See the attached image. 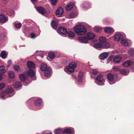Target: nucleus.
Listing matches in <instances>:
<instances>
[{
	"label": "nucleus",
	"instance_id": "a19ab883",
	"mask_svg": "<svg viewBox=\"0 0 134 134\" xmlns=\"http://www.w3.org/2000/svg\"><path fill=\"white\" fill-rule=\"evenodd\" d=\"M99 41L101 42V43H103L105 42H107V39L104 37H101L99 38Z\"/></svg>",
	"mask_w": 134,
	"mask_h": 134
},
{
	"label": "nucleus",
	"instance_id": "7c9ffc66",
	"mask_svg": "<svg viewBox=\"0 0 134 134\" xmlns=\"http://www.w3.org/2000/svg\"><path fill=\"white\" fill-rule=\"evenodd\" d=\"M7 53L5 51H3L1 52V56L3 59H5L7 55Z\"/></svg>",
	"mask_w": 134,
	"mask_h": 134
},
{
	"label": "nucleus",
	"instance_id": "0eeeda50",
	"mask_svg": "<svg viewBox=\"0 0 134 134\" xmlns=\"http://www.w3.org/2000/svg\"><path fill=\"white\" fill-rule=\"evenodd\" d=\"M58 32L60 35L63 36L67 34V31L65 28L60 26L58 28Z\"/></svg>",
	"mask_w": 134,
	"mask_h": 134
},
{
	"label": "nucleus",
	"instance_id": "412c9836",
	"mask_svg": "<svg viewBox=\"0 0 134 134\" xmlns=\"http://www.w3.org/2000/svg\"><path fill=\"white\" fill-rule=\"evenodd\" d=\"M37 9L41 14H44L46 12V10L44 8L41 7H38L37 8Z\"/></svg>",
	"mask_w": 134,
	"mask_h": 134
},
{
	"label": "nucleus",
	"instance_id": "5701e85b",
	"mask_svg": "<svg viewBox=\"0 0 134 134\" xmlns=\"http://www.w3.org/2000/svg\"><path fill=\"white\" fill-rule=\"evenodd\" d=\"M67 34L68 37L70 38H74L75 36V34L73 32L71 31H69Z\"/></svg>",
	"mask_w": 134,
	"mask_h": 134
},
{
	"label": "nucleus",
	"instance_id": "ea45409f",
	"mask_svg": "<svg viewBox=\"0 0 134 134\" xmlns=\"http://www.w3.org/2000/svg\"><path fill=\"white\" fill-rule=\"evenodd\" d=\"M6 34L5 32L4 33L2 34L1 35V40H5L6 39Z\"/></svg>",
	"mask_w": 134,
	"mask_h": 134
},
{
	"label": "nucleus",
	"instance_id": "5fc2aeb1",
	"mask_svg": "<svg viewBox=\"0 0 134 134\" xmlns=\"http://www.w3.org/2000/svg\"><path fill=\"white\" fill-rule=\"evenodd\" d=\"M24 84L25 85H27V84L26 83V82H24Z\"/></svg>",
	"mask_w": 134,
	"mask_h": 134
},
{
	"label": "nucleus",
	"instance_id": "4d7b16f0",
	"mask_svg": "<svg viewBox=\"0 0 134 134\" xmlns=\"http://www.w3.org/2000/svg\"><path fill=\"white\" fill-rule=\"evenodd\" d=\"M133 71H134V68L133 69Z\"/></svg>",
	"mask_w": 134,
	"mask_h": 134
},
{
	"label": "nucleus",
	"instance_id": "3c124183",
	"mask_svg": "<svg viewBox=\"0 0 134 134\" xmlns=\"http://www.w3.org/2000/svg\"><path fill=\"white\" fill-rule=\"evenodd\" d=\"M12 63V62L11 60H9L8 62V66H9L10 65H11Z\"/></svg>",
	"mask_w": 134,
	"mask_h": 134
},
{
	"label": "nucleus",
	"instance_id": "c03bdc74",
	"mask_svg": "<svg viewBox=\"0 0 134 134\" xmlns=\"http://www.w3.org/2000/svg\"><path fill=\"white\" fill-rule=\"evenodd\" d=\"M120 73L122 74L126 75L127 74V72L125 70L122 69L120 71Z\"/></svg>",
	"mask_w": 134,
	"mask_h": 134
},
{
	"label": "nucleus",
	"instance_id": "72a5a7b5",
	"mask_svg": "<svg viewBox=\"0 0 134 134\" xmlns=\"http://www.w3.org/2000/svg\"><path fill=\"white\" fill-rule=\"evenodd\" d=\"M39 35V34H36L34 33H31L30 35V37L31 38H34L38 36Z\"/></svg>",
	"mask_w": 134,
	"mask_h": 134
},
{
	"label": "nucleus",
	"instance_id": "603ef678",
	"mask_svg": "<svg viewBox=\"0 0 134 134\" xmlns=\"http://www.w3.org/2000/svg\"><path fill=\"white\" fill-rule=\"evenodd\" d=\"M76 76L74 75H72V77L73 78H76Z\"/></svg>",
	"mask_w": 134,
	"mask_h": 134
},
{
	"label": "nucleus",
	"instance_id": "37998d69",
	"mask_svg": "<svg viewBox=\"0 0 134 134\" xmlns=\"http://www.w3.org/2000/svg\"><path fill=\"white\" fill-rule=\"evenodd\" d=\"M21 26V23L18 24H15V26L16 28H19Z\"/></svg>",
	"mask_w": 134,
	"mask_h": 134
},
{
	"label": "nucleus",
	"instance_id": "cd10ccee",
	"mask_svg": "<svg viewBox=\"0 0 134 134\" xmlns=\"http://www.w3.org/2000/svg\"><path fill=\"white\" fill-rule=\"evenodd\" d=\"M94 30L95 32H99L102 30V28L98 26H95L94 28Z\"/></svg>",
	"mask_w": 134,
	"mask_h": 134
},
{
	"label": "nucleus",
	"instance_id": "58836bf2",
	"mask_svg": "<svg viewBox=\"0 0 134 134\" xmlns=\"http://www.w3.org/2000/svg\"><path fill=\"white\" fill-rule=\"evenodd\" d=\"M1 75L4 74L5 72V69L4 67L3 66H1ZM2 78L1 76V80Z\"/></svg>",
	"mask_w": 134,
	"mask_h": 134
},
{
	"label": "nucleus",
	"instance_id": "aec40b11",
	"mask_svg": "<svg viewBox=\"0 0 134 134\" xmlns=\"http://www.w3.org/2000/svg\"><path fill=\"white\" fill-rule=\"evenodd\" d=\"M123 38L122 35L120 34H116L115 35L114 38V40L116 41H118Z\"/></svg>",
	"mask_w": 134,
	"mask_h": 134
},
{
	"label": "nucleus",
	"instance_id": "473e14b6",
	"mask_svg": "<svg viewBox=\"0 0 134 134\" xmlns=\"http://www.w3.org/2000/svg\"><path fill=\"white\" fill-rule=\"evenodd\" d=\"M48 56L49 58L51 59H53L55 56L54 53L53 52H49Z\"/></svg>",
	"mask_w": 134,
	"mask_h": 134
},
{
	"label": "nucleus",
	"instance_id": "6e6552de",
	"mask_svg": "<svg viewBox=\"0 0 134 134\" xmlns=\"http://www.w3.org/2000/svg\"><path fill=\"white\" fill-rule=\"evenodd\" d=\"M107 77L109 83L110 84H113L115 83V81L114 80V77L112 74L111 73L108 74L107 75Z\"/></svg>",
	"mask_w": 134,
	"mask_h": 134
},
{
	"label": "nucleus",
	"instance_id": "a18cd8bd",
	"mask_svg": "<svg viewBox=\"0 0 134 134\" xmlns=\"http://www.w3.org/2000/svg\"><path fill=\"white\" fill-rule=\"evenodd\" d=\"M57 1V0H51L52 4L55 5L56 4Z\"/></svg>",
	"mask_w": 134,
	"mask_h": 134
},
{
	"label": "nucleus",
	"instance_id": "4468645a",
	"mask_svg": "<svg viewBox=\"0 0 134 134\" xmlns=\"http://www.w3.org/2000/svg\"><path fill=\"white\" fill-rule=\"evenodd\" d=\"M122 57L119 55H116L113 58V61L115 63H118L122 60Z\"/></svg>",
	"mask_w": 134,
	"mask_h": 134
},
{
	"label": "nucleus",
	"instance_id": "9b49d317",
	"mask_svg": "<svg viewBox=\"0 0 134 134\" xmlns=\"http://www.w3.org/2000/svg\"><path fill=\"white\" fill-rule=\"evenodd\" d=\"M42 101L41 99L40 98H37V99L36 100L35 102V104L37 106H40V108H38V109L41 108L42 107V106L41 105V103Z\"/></svg>",
	"mask_w": 134,
	"mask_h": 134
},
{
	"label": "nucleus",
	"instance_id": "49530a36",
	"mask_svg": "<svg viewBox=\"0 0 134 134\" xmlns=\"http://www.w3.org/2000/svg\"><path fill=\"white\" fill-rule=\"evenodd\" d=\"M92 72L93 74L95 75L98 73V71L97 69H92Z\"/></svg>",
	"mask_w": 134,
	"mask_h": 134
},
{
	"label": "nucleus",
	"instance_id": "9d476101",
	"mask_svg": "<svg viewBox=\"0 0 134 134\" xmlns=\"http://www.w3.org/2000/svg\"><path fill=\"white\" fill-rule=\"evenodd\" d=\"M74 5V3L73 2H69L68 4L65 7V9L66 11H70L73 8Z\"/></svg>",
	"mask_w": 134,
	"mask_h": 134
},
{
	"label": "nucleus",
	"instance_id": "c756f323",
	"mask_svg": "<svg viewBox=\"0 0 134 134\" xmlns=\"http://www.w3.org/2000/svg\"><path fill=\"white\" fill-rule=\"evenodd\" d=\"M102 47L105 48H108L110 46V44L106 42H105L103 43H102Z\"/></svg>",
	"mask_w": 134,
	"mask_h": 134
},
{
	"label": "nucleus",
	"instance_id": "b1692460",
	"mask_svg": "<svg viewBox=\"0 0 134 134\" xmlns=\"http://www.w3.org/2000/svg\"><path fill=\"white\" fill-rule=\"evenodd\" d=\"M26 76V74H25V73L24 74H20L19 75V78L20 80L22 81H24Z\"/></svg>",
	"mask_w": 134,
	"mask_h": 134
},
{
	"label": "nucleus",
	"instance_id": "09e8293b",
	"mask_svg": "<svg viewBox=\"0 0 134 134\" xmlns=\"http://www.w3.org/2000/svg\"><path fill=\"white\" fill-rule=\"evenodd\" d=\"M24 21L27 24L30 25L31 26H32V24L31 23V22H29L26 20H24Z\"/></svg>",
	"mask_w": 134,
	"mask_h": 134
},
{
	"label": "nucleus",
	"instance_id": "4be33fe9",
	"mask_svg": "<svg viewBox=\"0 0 134 134\" xmlns=\"http://www.w3.org/2000/svg\"><path fill=\"white\" fill-rule=\"evenodd\" d=\"M78 14L77 12H72L69 15V16L70 18H73L76 16Z\"/></svg>",
	"mask_w": 134,
	"mask_h": 134
},
{
	"label": "nucleus",
	"instance_id": "ddd939ff",
	"mask_svg": "<svg viewBox=\"0 0 134 134\" xmlns=\"http://www.w3.org/2000/svg\"><path fill=\"white\" fill-rule=\"evenodd\" d=\"M105 31L108 33L112 34L114 31V29L111 27H106L104 29Z\"/></svg>",
	"mask_w": 134,
	"mask_h": 134
},
{
	"label": "nucleus",
	"instance_id": "de8ad7c7",
	"mask_svg": "<svg viewBox=\"0 0 134 134\" xmlns=\"http://www.w3.org/2000/svg\"><path fill=\"white\" fill-rule=\"evenodd\" d=\"M113 70L115 71H118L119 70V69L117 67L114 66L113 68Z\"/></svg>",
	"mask_w": 134,
	"mask_h": 134
},
{
	"label": "nucleus",
	"instance_id": "c85d7f7f",
	"mask_svg": "<svg viewBox=\"0 0 134 134\" xmlns=\"http://www.w3.org/2000/svg\"><path fill=\"white\" fill-rule=\"evenodd\" d=\"M121 43L124 46H127L129 45V43L125 40H123L121 42Z\"/></svg>",
	"mask_w": 134,
	"mask_h": 134
},
{
	"label": "nucleus",
	"instance_id": "f257e3e1",
	"mask_svg": "<svg viewBox=\"0 0 134 134\" xmlns=\"http://www.w3.org/2000/svg\"><path fill=\"white\" fill-rule=\"evenodd\" d=\"M95 37L94 34L92 32H88L87 33L84 37H80L78 40L81 43H88V40L94 38Z\"/></svg>",
	"mask_w": 134,
	"mask_h": 134
},
{
	"label": "nucleus",
	"instance_id": "39448f33",
	"mask_svg": "<svg viewBox=\"0 0 134 134\" xmlns=\"http://www.w3.org/2000/svg\"><path fill=\"white\" fill-rule=\"evenodd\" d=\"M11 94V95L9 96L8 97H11L14 94L13 92V88H10L8 89L6 91H2L1 92V99L2 98L4 99V97L8 94Z\"/></svg>",
	"mask_w": 134,
	"mask_h": 134
},
{
	"label": "nucleus",
	"instance_id": "7ed1b4c3",
	"mask_svg": "<svg viewBox=\"0 0 134 134\" xmlns=\"http://www.w3.org/2000/svg\"><path fill=\"white\" fill-rule=\"evenodd\" d=\"M77 66V64L75 62H71L68 65L66 66V69H64V70L67 73L68 72H73L74 71V69Z\"/></svg>",
	"mask_w": 134,
	"mask_h": 134
},
{
	"label": "nucleus",
	"instance_id": "20e7f679",
	"mask_svg": "<svg viewBox=\"0 0 134 134\" xmlns=\"http://www.w3.org/2000/svg\"><path fill=\"white\" fill-rule=\"evenodd\" d=\"M40 69L42 71H45L44 73L45 76L48 77L50 75L51 69L49 67L47 66L46 64L44 63L42 64L41 65Z\"/></svg>",
	"mask_w": 134,
	"mask_h": 134
},
{
	"label": "nucleus",
	"instance_id": "423d86ee",
	"mask_svg": "<svg viewBox=\"0 0 134 134\" xmlns=\"http://www.w3.org/2000/svg\"><path fill=\"white\" fill-rule=\"evenodd\" d=\"M97 81L95 82L99 85H104V78L103 76L101 75H98L96 77Z\"/></svg>",
	"mask_w": 134,
	"mask_h": 134
},
{
	"label": "nucleus",
	"instance_id": "6ab92c4d",
	"mask_svg": "<svg viewBox=\"0 0 134 134\" xmlns=\"http://www.w3.org/2000/svg\"><path fill=\"white\" fill-rule=\"evenodd\" d=\"M83 76V74L82 72H79L78 74V82H81L82 81Z\"/></svg>",
	"mask_w": 134,
	"mask_h": 134
},
{
	"label": "nucleus",
	"instance_id": "f3484780",
	"mask_svg": "<svg viewBox=\"0 0 134 134\" xmlns=\"http://www.w3.org/2000/svg\"><path fill=\"white\" fill-rule=\"evenodd\" d=\"M28 67L29 68L34 69L35 68V65L34 63L31 61L28 62L26 64Z\"/></svg>",
	"mask_w": 134,
	"mask_h": 134
},
{
	"label": "nucleus",
	"instance_id": "2eb2a0df",
	"mask_svg": "<svg viewBox=\"0 0 134 134\" xmlns=\"http://www.w3.org/2000/svg\"><path fill=\"white\" fill-rule=\"evenodd\" d=\"M108 54L107 52L103 53L100 55V59L101 60H104L108 57Z\"/></svg>",
	"mask_w": 134,
	"mask_h": 134
},
{
	"label": "nucleus",
	"instance_id": "bb28decb",
	"mask_svg": "<svg viewBox=\"0 0 134 134\" xmlns=\"http://www.w3.org/2000/svg\"><path fill=\"white\" fill-rule=\"evenodd\" d=\"M94 48H98L102 47V43H97L95 44L93 46Z\"/></svg>",
	"mask_w": 134,
	"mask_h": 134
},
{
	"label": "nucleus",
	"instance_id": "c9c22d12",
	"mask_svg": "<svg viewBox=\"0 0 134 134\" xmlns=\"http://www.w3.org/2000/svg\"><path fill=\"white\" fill-rule=\"evenodd\" d=\"M21 85V84L19 82H16L14 84V87L16 88L20 87Z\"/></svg>",
	"mask_w": 134,
	"mask_h": 134
},
{
	"label": "nucleus",
	"instance_id": "1a4fd4ad",
	"mask_svg": "<svg viewBox=\"0 0 134 134\" xmlns=\"http://www.w3.org/2000/svg\"><path fill=\"white\" fill-rule=\"evenodd\" d=\"M8 20V17L2 14H1V23H4L7 22Z\"/></svg>",
	"mask_w": 134,
	"mask_h": 134
},
{
	"label": "nucleus",
	"instance_id": "a211bd4d",
	"mask_svg": "<svg viewBox=\"0 0 134 134\" xmlns=\"http://www.w3.org/2000/svg\"><path fill=\"white\" fill-rule=\"evenodd\" d=\"M27 75L30 77H34L35 75V72L32 70L31 69H29L27 72Z\"/></svg>",
	"mask_w": 134,
	"mask_h": 134
},
{
	"label": "nucleus",
	"instance_id": "dca6fc26",
	"mask_svg": "<svg viewBox=\"0 0 134 134\" xmlns=\"http://www.w3.org/2000/svg\"><path fill=\"white\" fill-rule=\"evenodd\" d=\"M133 63V62L131 60L127 61L122 64L125 67H127L132 65Z\"/></svg>",
	"mask_w": 134,
	"mask_h": 134
},
{
	"label": "nucleus",
	"instance_id": "6e6d98bb",
	"mask_svg": "<svg viewBox=\"0 0 134 134\" xmlns=\"http://www.w3.org/2000/svg\"><path fill=\"white\" fill-rule=\"evenodd\" d=\"M63 134H68V133H63Z\"/></svg>",
	"mask_w": 134,
	"mask_h": 134
},
{
	"label": "nucleus",
	"instance_id": "8fccbe9b",
	"mask_svg": "<svg viewBox=\"0 0 134 134\" xmlns=\"http://www.w3.org/2000/svg\"><path fill=\"white\" fill-rule=\"evenodd\" d=\"M5 86V84L4 82L1 83V90Z\"/></svg>",
	"mask_w": 134,
	"mask_h": 134
},
{
	"label": "nucleus",
	"instance_id": "864d4df0",
	"mask_svg": "<svg viewBox=\"0 0 134 134\" xmlns=\"http://www.w3.org/2000/svg\"><path fill=\"white\" fill-rule=\"evenodd\" d=\"M32 2L33 3L34 2L36 1L37 0H31Z\"/></svg>",
	"mask_w": 134,
	"mask_h": 134
},
{
	"label": "nucleus",
	"instance_id": "79ce46f5",
	"mask_svg": "<svg viewBox=\"0 0 134 134\" xmlns=\"http://www.w3.org/2000/svg\"><path fill=\"white\" fill-rule=\"evenodd\" d=\"M14 69L16 71H21V69L20 68V67L18 65H15L14 66Z\"/></svg>",
	"mask_w": 134,
	"mask_h": 134
},
{
	"label": "nucleus",
	"instance_id": "f704fd0d",
	"mask_svg": "<svg viewBox=\"0 0 134 134\" xmlns=\"http://www.w3.org/2000/svg\"><path fill=\"white\" fill-rule=\"evenodd\" d=\"M9 77L10 79H13L15 77L14 74V72L12 71H9Z\"/></svg>",
	"mask_w": 134,
	"mask_h": 134
},
{
	"label": "nucleus",
	"instance_id": "e433bc0d",
	"mask_svg": "<svg viewBox=\"0 0 134 134\" xmlns=\"http://www.w3.org/2000/svg\"><path fill=\"white\" fill-rule=\"evenodd\" d=\"M62 131V129H55L54 131V132L55 134H60V133Z\"/></svg>",
	"mask_w": 134,
	"mask_h": 134
},
{
	"label": "nucleus",
	"instance_id": "f8f14e48",
	"mask_svg": "<svg viewBox=\"0 0 134 134\" xmlns=\"http://www.w3.org/2000/svg\"><path fill=\"white\" fill-rule=\"evenodd\" d=\"M63 12V9L61 7L59 8L56 12V15L58 17H60Z\"/></svg>",
	"mask_w": 134,
	"mask_h": 134
},
{
	"label": "nucleus",
	"instance_id": "a878e982",
	"mask_svg": "<svg viewBox=\"0 0 134 134\" xmlns=\"http://www.w3.org/2000/svg\"><path fill=\"white\" fill-rule=\"evenodd\" d=\"M128 53L131 56L134 57V49L133 48H130L128 51Z\"/></svg>",
	"mask_w": 134,
	"mask_h": 134
},
{
	"label": "nucleus",
	"instance_id": "393cba45",
	"mask_svg": "<svg viewBox=\"0 0 134 134\" xmlns=\"http://www.w3.org/2000/svg\"><path fill=\"white\" fill-rule=\"evenodd\" d=\"M63 133H66L68 134H72L73 131L70 129H67L63 131Z\"/></svg>",
	"mask_w": 134,
	"mask_h": 134
},
{
	"label": "nucleus",
	"instance_id": "f03ea898",
	"mask_svg": "<svg viewBox=\"0 0 134 134\" xmlns=\"http://www.w3.org/2000/svg\"><path fill=\"white\" fill-rule=\"evenodd\" d=\"M74 31L76 33L79 35H84L87 31L85 26L81 25H77L75 26Z\"/></svg>",
	"mask_w": 134,
	"mask_h": 134
},
{
	"label": "nucleus",
	"instance_id": "4c0bfd02",
	"mask_svg": "<svg viewBox=\"0 0 134 134\" xmlns=\"http://www.w3.org/2000/svg\"><path fill=\"white\" fill-rule=\"evenodd\" d=\"M90 6V4L86 2H85L82 5V7L84 8H88Z\"/></svg>",
	"mask_w": 134,
	"mask_h": 134
},
{
	"label": "nucleus",
	"instance_id": "2f4dec72",
	"mask_svg": "<svg viewBox=\"0 0 134 134\" xmlns=\"http://www.w3.org/2000/svg\"><path fill=\"white\" fill-rule=\"evenodd\" d=\"M51 24L52 27L53 29H57V25L55 22L52 21L51 23Z\"/></svg>",
	"mask_w": 134,
	"mask_h": 134
}]
</instances>
